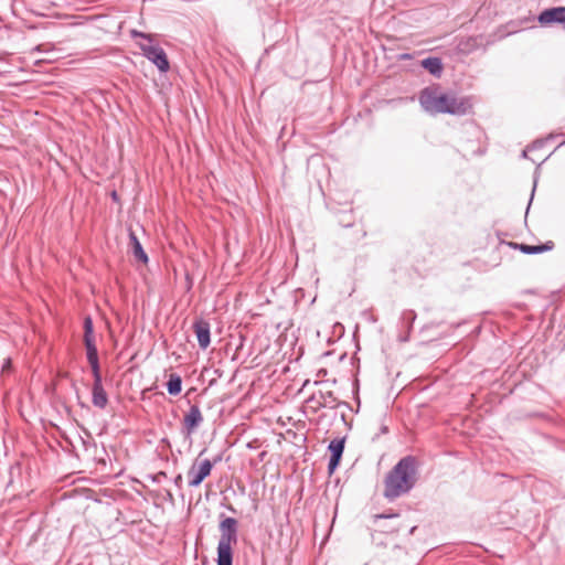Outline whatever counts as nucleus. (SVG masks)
I'll use <instances>...</instances> for the list:
<instances>
[{
	"label": "nucleus",
	"instance_id": "1a4fd4ad",
	"mask_svg": "<svg viewBox=\"0 0 565 565\" xmlns=\"http://www.w3.org/2000/svg\"><path fill=\"white\" fill-rule=\"evenodd\" d=\"M199 347L205 350L211 343V327L206 320L199 319L193 323Z\"/></svg>",
	"mask_w": 565,
	"mask_h": 565
},
{
	"label": "nucleus",
	"instance_id": "0eeeda50",
	"mask_svg": "<svg viewBox=\"0 0 565 565\" xmlns=\"http://www.w3.org/2000/svg\"><path fill=\"white\" fill-rule=\"evenodd\" d=\"M92 403L95 407L104 409L108 403V396L103 386L102 373L93 374Z\"/></svg>",
	"mask_w": 565,
	"mask_h": 565
},
{
	"label": "nucleus",
	"instance_id": "a211bd4d",
	"mask_svg": "<svg viewBox=\"0 0 565 565\" xmlns=\"http://www.w3.org/2000/svg\"><path fill=\"white\" fill-rule=\"evenodd\" d=\"M84 340L85 339H94V326H93V319L90 316H86L84 318Z\"/></svg>",
	"mask_w": 565,
	"mask_h": 565
},
{
	"label": "nucleus",
	"instance_id": "f3484780",
	"mask_svg": "<svg viewBox=\"0 0 565 565\" xmlns=\"http://www.w3.org/2000/svg\"><path fill=\"white\" fill-rule=\"evenodd\" d=\"M415 319L416 313L414 310H404L401 316V323L411 330Z\"/></svg>",
	"mask_w": 565,
	"mask_h": 565
},
{
	"label": "nucleus",
	"instance_id": "c85d7f7f",
	"mask_svg": "<svg viewBox=\"0 0 565 565\" xmlns=\"http://www.w3.org/2000/svg\"><path fill=\"white\" fill-rule=\"evenodd\" d=\"M535 188H536V182H534V185H533V189H532V195L534 194L535 192Z\"/></svg>",
	"mask_w": 565,
	"mask_h": 565
},
{
	"label": "nucleus",
	"instance_id": "ddd939ff",
	"mask_svg": "<svg viewBox=\"0 0 565 565\" xmlns=\"http://www.w3.org/2000/svg\"><path fill=\"white\" fill-rule=\"evenodd\" d=\"M422 66L431 75L439 77L443 73V63L439 57L429 56L422 61Z\"/></svg>",
	"mask_w": 565,
	"mask_h": 565
},
{
	"label": "nucleus",
	"instance_id": "bb28decb",
	"mask_svg": "<svg viewBox=\"0 0 565 565\" xmlns=\"http://www.w3.org/2000/svg\"><path fill=\"white\" fill-rule=\"evenodd\" d=\"M157 477H158V478H159V477H167V475H166V472H164V471H160V472L158 473V476H157Z\"/></svg>",
	"mask_w": 565,
	"mask_h": 565
},
{
	"label": "nucleus",
	"instance_id": "f03ea898",
	"mask_svg": "<svg viewBox=\"0 0 565 565\" xmlns=\"http://www.w3.org/2000/svg\"><path fill=\"white\" fill-rule=\"evenodd\" d=\"M418 461L414 456L403 457L386 475L383 495L393 501L407 494L417 483Z\"/></svg>",
	"mask_w": 565,
	"mask_h": 565
},
{
	"label": "nucleus",
	"instance_id": "7ed1b4c3",
	"mask_svg": "<svg viewBox=\"0 0 565 565\" xmlns=\"http://www.w3.org/2000/svg\"><path fill=\"white\" fill-rule=\"evenodd\" d=\"M220 540L217 544V565H233V545L238 540V522L232 516L221 514L218 524Z\"/></svg>",
	"mask_w": 565,
	"mask_h": 565
},
{
	"label": "nucleus",
	"instance_id": "4be33fe9",
	"mask_svg": "<svg viewBox=\"0 0 565 565\" xmlns=\"http://www.w3.org/2000/svg\"><path fill=\"white\" fill-rule=\"evenodd\" d=\"M173 483L174 486L180 490L182 489V483H183V479H182V475H177L173 479Z\"/></svg>",
	"mask_w": 565,
	"mask_h": 565
},
{
	"label": "nucleus",
	"instance_id": "6ab92c4d",
	"mask_svg": "<svg viewBox=\"0 0 565 565\" xmlns=\"http://www.w3.org/2000/svg\"><path fill=\"white\" fill-rule=\"evenodd\" d=\"M340 461H341V459L330 456L329 463H328V471L330 475H332L337 470V468L340 465Z\"/></svg>",
	"mask_w": 565,
	"mask_h": 565
},
{
	"label": "nucleus",
	"instance_id": "5701e85b",
	"mask_svg": "<svg viewBox=\"0 0 565 565\" xmlns=\"http://www.w3.org/2000/svg\"><path fill=\"white\" fill-rule=\"evenodd\" d=\"M411 57H412V56H411V54H408V53H403V54H401V55H399V60H401V61L409 60Z\"/></svg>",
	"mask_w": 565,
	"mask_h": 565
},
{
	"label": "nucleus",
	"instance_id": "39448f33",
	"mask_svg": "<svg viewBox=\"0 0 565 565\" xmlns=\"http://www.w3.org/2000/svg\"><path fill=\"white\" fill-rule=\"evenodd\" d=\"M140 49L143 55L153 63L160 72H167L170 68L169 60L164 50L159 45L141 44Z\"/></svg>",
	"mask_w": 565,
	"mask_h": 565
},
{
	"label": "nucleus",
	"instance_id": "2eb2a0df",
	"mask_svg": "<svg viewBox=\"0 0 565 565\" xmlns=\"http://www.w3.org/2000/svg\"><path fill=\"white\" fill-rule=\"evenodd\" d=\"M167 391L170 395L177 396L182 391V379L177 373H171L167 382Z\"/></svg>",
	"mask_w": 565,
	"mask_h": 565
},
{
	"label": "nucleus",
	"instance_id": "423d86ee",
	"mask_svg": "<svg viewBox=\"0 0 565 565\" xmlns=\"http://www.w3.org/2000/svg\"><path fill=\"white\" fill-rule=\"evenodd\" d=\"M203 423V416L198 405H191L189 412L183 417L182 435L191 440L192 435L196 431L199 426Z\"/></svg>",
	"mask_w": 565,
	"mask_h": 565
},
{
	"label": "nucleus",
	"instance_id": "dca6fc26",
	"mask_svg": "<svg viewBox=\"0 0 565 565\" xmlns=\"http://www.w3.org/2000/svg\"><path fill=\"white\" fill-rule=\"evenodd\" d=\"M345 438H334L330 441L328 450L331 457L341 459L344 451Z\"/></svg>",
	"mask_w": 565,
	"mask_h": 565
},
{
	"label": "nucleus",
	"instance_id": "20e7f679",
	"mask_svg": "<svg viewBox=\"0 0 565 565\" xmlns=\"http://www.w3.org/2000/svg\"><path fill=\"white\" fill-rule=\"evenodd\" d=\"M212 469L213 462L210 459H196L188 471L189 487L198 488L211 475Z\"/></svg>",
	"mask_w": 565,
	"mask_h": 565
},
{
	"label": "nucleus",
	"instance_id": "aec40b11",
	"mask_svg": "<svg viewBox=\"0 0 565 565\" xmlns=\"http://www.w3.org/2000/svg\"><path fill=\"white\" fill-rule=\"evenodd\" d=\"M131 35H132V38H142V39H145V40H147V41L151 42V35H150V34H146V33H143V32H140V31H136V30H134V31L131 32Z\"/></svg>",
	"mask_w": 565,
	"mask_h": 565
},
{
	"label": "nucleus",
	"instance_id": "f257e3e1",
	"mask_svg": "<svg viewBox=\"0 0 565 565\" xmlns=\"http://www.w3.org/2000/svg\"><path fill=\"white\" fill-rule=\"evenodd\" d=\"M418 100L422 108L430 115L463 116L470 113L472 108L469 98L458 97L452 92H444L439 85H431L422 89Z\"/></svg>",
	"mask_w": 565,
	"mask_h": 565
},
{
	"label": "nucleus",
	"instance_id": "6e6552de",
	"mask_svg": "<svg viewBox=\"0 0 565 565\" xmlns=\"http://www.w3.org/2000/svg\"><path fill=\"white\" fill-rule=\"evenodd\" d=\"M537 21L541 25L565 23V7H553L543 10L537 15Z\"/></svg>",
	"mask_w": 565,
	"mask_h": 565
},
{
	"label": "nucleus",
	"instance_id": "f8f14e48",
	"mask_svg": "<svg viewBox=\"0 0 565 565\" xmlns=\"http://www.w3.org/2000/svg\"><path fill=\"white\" fill-rule=\"evenodd\" d=\"M312 401H317L318 406L333 409L339 405L338 398L332 391H319L318 396L313 395Z\"/></svg>",
	"mask_w": 565,
	"mask_h": 565
},
{
	"label": "nucleus",
	"instance_id": "412c9836",
	"mask_svg": "<svg viewBox=\"0 0 565 565\" xmlns=\"http://www.w3.org/2000/svg\"><path fill=\"white\" fill-rule=\"evenodd\" d=\"M543 146V141H535L532 147L530 148H526L522 151V157L526 158L527 157V152L532 149H536V148H540Z\"/></svg>",
	"mask_w": 565,
	"mask_h": 565
},
{
	"label": "nucleus",
	"instance_id": "cd10ccee",
	"mask_svg": "<svg viewBox=\"0 0 565 565\" xmlns=\"http://www.w3.org/2000/svg\"><path fill=\"white\" fill-rule=\"evenodd\" d=\"M111 196H113V199H114V200H117V192H116V191H114V192H113V194H111Z\"/></svg>",
	"mask_w": 565,
	"mask_h": 565
},
{
	"label": "nucleus",
	"instance_id": "9d476101",
	"mask_svg": "<svg viewBox=\"0 0 565 565\" xmlns=\"http://www.w3.org/2000/svg\"><path fill=\"white\" fill-rule=\"evenodd\" d=\"M84 344L86 348V358L90 365L92 373L98 374L100 373L98 351L95 344V339H85Z\"/></svg>",
	"mask_w": 565,
	"mask_h": 565
},
{
	"label": "nucleus",
	"instance_id": "a878e982",
	"mask_svg": "<svg viewBox=\"0 0 565 565\" xmlns=\"http://www.w3.org/2000/svg\"><path fill=\"white\" fill-rule=\"evenodd\" d=\"M392 516H397V514H392V515L381 514V515H379V518H383V519H387V518H392Z\"/></svg>",
	"mask_w": 565,
	"mask_h": 565
},
{
	"label": "nucleus",
	"instance_id": "393cba45",
	"mask_svg": "<svg viewBox=\"0 0 565 565\" xmlns=\"http://www.w3.org/2000/svg\"><path fill=\"white\" fill-rule=\"evenodd\" d=\"M388 433V427L386 425H382L381 426V434H387Z\"/></svg>",
	"mask_w": 565,
	"mask_h": 565
},
{
	"label": "nucleus",
	"instance_id": "4468645a",
	"mask_svg": "<svg viewBox=\"0 0 565 565\" xmlns=\"http://www.w3.org/2000/svg\"><path fill=\"white\" fill-rule=\"evenodd\" d=\"M129 237L131 241L132 254L135 258L146 264L148 262V256L145 253L141 243L139 242L134 232L129 234Z\"/></svg>",
	"mask_w": 565,
	"mask_h": 565
},
{
	"label": "nucleus",
	"instance_id": "b1692460",
	"mask_svg": "<svg viewBox=\"0 0 565 565\" xmlns=\"http://www.w3.org/2000/svg\"><path fill=\"white\" fill-rule=\"evenodd\" d=\"M10 366H11V360L7 359L4 364H3V366H2V370L4 371V370L9 369Z\"/></svg>",
	"mask_w": 565,
	"mask_h": 565
},
{
	"label": "nucleus",
	"instance_id": "9b49d317",
	"mask_svg": "<svg viewBox=\"0 0 565 565\" xmlns=\"http://www.w3.org/2000/svg\"><path fill=\"white\" fill-rule=\"evenodd\" d=\"M511 247L515 249H520L522 253L527 255L541 254L543 252L551 250L554 246L553 242L548 241L545 244L541 245H527V244H519V243H510Z\"/></svg>",
	"mask_w": 565,
	"mask_h": 565
}]
</instances>
